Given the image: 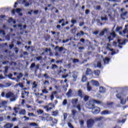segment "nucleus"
<instances>
[{"instance_id":"f257e3e1","label":"nucleus","mask_w":128,"mask_h":128,"mask_svg":"<svg viewBox=\"0 0 128 128\" xmlns=\"http://www.w3.org/2000/svg\"><path fill=\"white\" fill-rule=\"evenodd\" d=\"M94 104H102V102L96 100H92L86 103V108H89V110H92V108L95 106Z\"/></svg>"},{"instance_id":"f03ea898","label":"nucleus","mask_w":128,"mask_h":128,"mask_svg":"<svg viewBox=\"0 0 128 128\" xmlns=\"http://www.w3.org/2000/svg\"><path fill=\"white\" fill-rule=\"evenodd\" d=\"M6 98H10V102H14L18 98V95H14L12 92H9L6 94Z\"/></svg>"},{"instance_id":"7ed1b4c3","label":"nucleus","mask_w":128,"mask_h":128,"mask_svg":"<svg viewBox=\"0 0 128 128\" xmlns=\"http://www.w3.org/2000/svg\"><path fill=\"white\" fill-rule=\"evenodd\" d=\"M34 68H36L34 70L35 72H38V70H40V64H38L36 65V63L32 62L29 68L30 70H32L34 69Z\"/></svg>"},{"instance_id":"20e7f679","label":"nucleus","mask_w":128,"mask_h":128,"mask_svg":"<svg viewBox=\"0 0 128 128\" xmlns=\"http://www.w3.org/2000/svg\"><path fill=\"white\" fill-rule=\"evenodd\" d=\"M52 108H54V105L52 104V103H50L48 105L43 106V108H44L46 112H50V110H52Z\"/></svg>"},{"instance_id":"39448f33","label":"nucleus","mask_w":128,"mask_h":128,"mask_svg":"<svg viewBox=\"0 0 128 128\" xmlns=\"http://www.w3.org/2000/svg\"><path fill=\"white\" fill-rule=\"evenodd\" d=\"M124 8H122L120 10V11L122 12L120 14V17L121 18H122V20H126V16L128 15V11L124 12Z\"/></svg>"},{"instance_id":"423d86ee","label":"nucleus","mask_w":128,"mask_h":128,"mask_svg":"<svg viewBox=\"0 0 128 128\" xmlns=\"http://www.w3.org/2000/svg\"><path fill=\"white\" fill-rule=\"evenodd\" d=\"M100 112V108L98 106H94V108L92 109V112L93 114H98Z\"/></svg>"},{"instance_id":"0eeeda50","label":"nucleus","mask_w":128,"mask_h":128,"mask_svg":"<svg viewBox=\"0 0 128 128\" xmlns=\"http://www.w3.org/2000/svg\"><path fill=\"white\" fill-rule=\"evenodd\" d=\"M94 124V119H89L87 121L88 128H92Z\"/></svg>"},{"instance_id":"6e6552de","label":"nucleus","mask_w":128,"mask_h":128,"mask_svg":"<svg viewBox=\"0 0 128 128\" xmlns=\"http://www.w3.org/2000/svg\"><path fill=\"white\" fill-rule=\"evenodd\" d=\"M29 2H26V0H20L19 2L20 4H24L25 6H29L30 4H32V0H28Z\"/></svg>"},{"instance_id":"1a4fd4ad","label":"nucleus","mask_w":128,"mask_h":128,"mask_svg":"<svg viewBox=\"0 0 128 128\" xmlns=\"http://www.w3.org/2000/svg\"><path fill=\"white\" fill-rule=\"evenodd\" d=\"M122 40L120 39L118 40V42L119 44L118 46L120 48H122V46H124V44H126V42H128V40H124L122 42H120Z\"/></svg>"},{"instance_id":"9d476101","label":"nucleus","mask_w":128,"mask_h":128,"mask_svg":"<svg viewBox=\"0 0 128 128\" xmlns=\"http://www.w3.org/2000/svg\"><path fill=\"white\" fill-rule=\"evenodd\" d=\"M112 114V111H110V110H103L101 112V114L102 116H106V114Z\"/></svg>"},{"instance_id":"9b49d317","label":"nucleus","mask_w":128,"mask_h":128,"mask_svg":"<svg viewBox=\"0 0 128 128\" xmlns=\"http://www.w3.org/2000/svg\"><path fill=\"white\" fill-rule=\"evenodd\" d=\"M124 96V94L122 92L118 93L116 95V98H118V100H122V98H123Z\"/></svg>"},{"instance_id":"f8f14e48","label":"nucleus","mask_w":128,"mask_h":128,"mask_svg":"<svg viewBox=\"0 0 128 128\" xmlns=\"http://www.w3.org/2000/svg\"><path fill=\"white\" fill-rule=\"evenodd\" d=\"M108 32V29L104 28L100 33L99 36H104V34H106Z\"/></svg>"},{"instance_id":"ddd939ff","label":"nucleus","mask_w":128,"mask_h":128,"mask_svg":"<svg viewBox=\"0 0 128 128\" xmlns=\"http://www.w3.org/2000/svg\"><path fill=\"white\" fill-rule=\"evenodd\" d=\"M72 74V76L74 82H76V78H78V74H76V72H73Z\"/></svg>"},{"instance_id":"4468645a","label":"nucleus","mask_w":128,"mask_h":128,"mask_svg":"<svg viewBox=\"0 0 128 128\" xmlns=\"http://www.w3.org/2000/svg\"><path fill=\"white\" fill-rule=\"evenodd\" d=\"M91 84L92 86H100V83H98V81L94 80H92Z\"/></svg>"},{"instance_id":"2eb2a0df","label":"nucleus","mask_w":128,"mask_h":128,"mask_svg":"<svg viewBox=\"0 0 128 128\" xmlns=\"http://www.w3.org/2000/svg\"><path fill=\"white\" fill-rule=\"evenodd\" d=\"M72 94V89H69L68 92L66 94V96H68V98H71Z\"/></svg>"},{"instance_id":"dca6fc26","label":"nucleus","mask_w":128,"mask_h":128,"mask_svg":"<svg viewBox=\"0 0 128 128\" xmlns=\"http://www.w3.org/2000/svg\"><path fill=\"white\" fill-rule=\"evenodd\" d=\"M110 59L108 57H106L103 60V62L104 64H108V62H110Z\"/></svg>"},{"instance_id":"f3484780","label":"nucleus","mask_w":128,"mask_h":128,"mask_svg":"<svg viewBox=\"0 0 128 128\" xmlns=\"http://www.w3.org/2000/svg\"><path fill=\"white\" fill-rule=\"evenodd\" d=\"M120 104H123L124 105L126 104V99L124 98V97L122 98H121V99H120Z\"/></svg>"},{"instance_id":"a211bd4d","label":"nucleus","mask_w":128,"mask_h":128,"mask_svg":"<svg viewBox=\"0 0 128 128\" xmlns=\"http://www.w3.org/2000/svg\"><path fill=\"white\" fill-rule=\"evenodd\" d=\"M19 114H22L23 116H24L26 114V111L24 109H22L19 111Z\"/></svg>"},{"instance_id":"6ab92c4d","label":"nucleus","mask_w":128,"mask_h":128,"mask_svg":"<svg viewBox=\"0 0 128 128\" xmlns=\"http://www.w3.org/2000/svg\"><path fill=\"white\" fill-rule=\"evenodd\" d=\"M13 125L10 123H8L7 124H5L4 126V128H12Z\"/></svg>"},{"instance_id":"aec40b11","label":"nucleus","mask_w":128,"mask_h":128,"mask_svg":"<svg viewBox=\"0 0 128 128\" xmlns=\"http://www.w3.org/2000/svg\"><path fill=\"white\" fill-rule=\"evenodd\" d=\"M58 48L59 50V52H62V50H64V47H59L58 46H56L54 48L55 50H56Z\"/></svg>"},{"instance_id":"412c9836","label":"nucleus","mask_w":128,"mask_h":128,"mask_svg":"<svg viewBox=\"0 0 128 128\" xmlns=\"http://www.w3.org/2000/svg\"><path fill=\"white\" fill-rule=\"evenodd\" d=\"M99 92L100 94H104L106 92V88H104L102 86H100Z\"/></svg>"},{"instance_id":"4be33fe9","label":"nucleus","mask_w":128,"mask_h":128,"mask_svg":"<svg viewBox=\"0 0 128 128\" xmlns=\"http://www.w3.org/2000/svg\"><path fill=\"white\" fill-rule=\"evenodd\" d=\"M78 96H80L81 98H84V96L82 95V90H78Z\"/></svg>"},{"instance_id":"5701e85b","label":"nucleus","mask_w":128,"mask_h":128,"mask_svg":"<svg viewBox=\"0 0 128 128\" xmlns=\"http://www.w3.org/2000/svg\"><path fill=\"white\" fill-rule=\"evenodd\" d=\"M79 123L80 125V128H82L84 126V120L82 119L80 120Z\"/></svg>"},{"instance_id":"b1692460","label":"nucleus","mask_w":128,"mask_h":128,"mask_svg":"<svg viewBox=\"0 0 128 128\" xmlns=\"http://www.w3.org/2000/svg\"><path fill=\"white\" fill-rule=\"evenodd\" d=\"M92 74V70L90 68H87V70L86 71V76H88V74Z\"/></svg>"},{"instance_id":"393cba45","label":"nucleus","mask_w":128,"mask_h":128,"mask_svg":"<svg viewBox=\"0 0 128 128\" xmlns=\"http://www.w3.org/2000/svg\"><path fill=\"white\" fill-rule=\"evenodd\" d=\"M78 100L77 98L76 99H72V104H78Z\"/></svg>"},{"instance_id":"a878e982","label":"nucleus","mask_w":128,"mask_h":128,"mask_svg":"<svg viewBox=\"0 0 128 128\" xmlns=\"http://www.w3.org/2000/svg\"><path fill=\"white\" fill-rule=\"evenodd\" d=\"M126 119H123L122 120H118L117 122H118V124H124V122H126Z\"/></svg>"},{"instance_id":"bb28decb","label":"nucleus","mask_w":128,"mask_h":128,"mask_svg":"<svg viewBox=\"0 0 128 128\" xmlns=\"http://www.w3.org/2000/svg\"><path fill=\"white\" fill-rule=\"evenodd\" d=\"M102 118H104V117H102V116L97 117V118H95V120H96V122H100V121L102 120Z\"/></svg>"},{"instance_id":"cd10ccee","label":"nucleus","mask_w":128,"mask_h":128,"mask_svg":"<svg viewBox=\"0 0 128 128\" xmlns=\"http://www.w3.org/2000/svg\"><path fill=\"white\" fill-rule=\"evenodd\" d=\"M48 52L50 54H51V49L50 48H46L44 50V52H46V54H48Z\"/></svg>"},{"instance_id":"c85d7f7f","label":"nucleus","mask_w":128,"mask_h":128,"mask_svg":"<svg viewBox=\"0 0 128 128\" xmlns=\"http://www.w3.org/2000/svg\"><path fill=\"white\" fill-rule=\"evenodd\" d=\"M30 126H38V124L36 122H31L30 124Z\"/></svg>"},{"instance_id":"c756f323","label":"nucleus","mask_w":128,"mask_h":128,"mask_svg":"<svg viewBox=\"0 0 128 128\" xmlns=\"http://www.w3.org/2000/svg\"><path fill=\"white\" fill-rule=\"evenodd\" d=\"M5 70L4 72V76H6V74H8V66H6L4 67Z\"/></svg>"},{"instance_id":"7c9ffc66","label":"nucleus","mask_w":128,"mask_h":128,"mask_svg":"<svg viewBox=\"0 0 128 128\" xmlns=\"http://www.w3.org/2000/svg\"><path fill=\"white\" fill-rule=\"evenodd\" d=\"M87 90L88 92H90L92 90V86H90V82H88L87 84Z\"/></svg>"},{"instance_id":"2f4dec72","label":"nucleus","mask_w":128,"mask_h":128,"mask_svg":"<svg viewBox=\"0 0 128 128\" xmlns=\"http://www.w3.org/2000/svg\"><path fill=\"white\" fill-rule=\"evenodd\" d=\"M77 112L76 110H72V116H74H74H76V114Z\"/></svg>"},{"instance_id":"473e14b6","label":"nucleus","mask_w":128,"mask_h":128,"mask_svg":"<svg viewBox=\"0 0 128 128\" xmlns=\"http://www.w3.org/2000/svg\"><path fill=\"white\" fill-rule=\"evenodd\" d=\"M82 82H86V75L82 76Z\"/></svg>"},{"instance_id":"72a5a7b5","label":"nucleus","mask_w":128,"mask_h":128,"mask_svg":"<svg viewBox=\"0 0 128 128\" xmlns=\"http://www.w3.org/2000/svg\"><path fill=\"white\" fill-rule=\"evenodd\" d=\"M38 86V84H36V82H34L32 83V88H36Z\"/></svg>"},{"instance_id":"f704fd0d","label":"nucleus","mask_w":128,"mask_h":128,"mask_svg":"<svg viewBox=\"0 0 128 128\" xmlns=\"http://www.w3.org/2000/svg\"><path fill=\"white\" fill-rule=\"evenodd\" d=\"M89 98H90V96L85 95L84 98V102H88Z\"/></svg>"},{"instance_id":"c9c22d12","label":"nucleus","mask_w":128,"mask_h":128,"mask_svg":"<svg viewBox=\"0 0 128 128\" xmlns=\"http://www.w3.org/2000/svg\"><path fill=\"white\" fill-rule=\"evenodd\" d=\"M72 60L73 64H76L80 62V60L78 58H72Z\"/></svg>"},{"instance_id":"e433bc0d","label":"nucleus","mask_w":128,"mask_h":128,"mask_svg":"<svg viewBox=\"0 0 128 128\" xmlns=\"http://www.w3.org/2000/svg\"><path fill=\"white\" fill-rule=\"evenodd\" d=\"M95 76H100V70H95L94 71Z\"/></svg>"},{"instance_id":"4c0bfd02","label":"nucleus","mask_w":128,"mask_h":128,"mask_svg":"<svg viewBox=\"0 0 128 128\" xmlns=\"http://www.w3.org/2000/svg\"><path fill=\"white\" fill-rule=\"evenodd\" d=\"M43 76L46 79L50 78V76L48 75V73H45L44 74Z\"/></svg>"},{"instance_id":"58836bf2","label":"nucleus","mask_w":128,"mask_h":128,"mask_svg":"<svg viewBox=\"0 0 128 128\" xmlns=\"http://www.w3.org/2000/svg\"><path fill=\"white\" fill-rule=\"evenodd\" d=\"M7 104H8V102H6V101H2L1 102L0 104L2 106H6Z\"/></svg>"},{"instance_id":"ea45409f","label":"nucleus","mask_w":128,"mask_h":128,"mask_svg":"<svg viewBox=\"0 0 128 128\" xmlns=\"http://www.w3.org/2000/svg\"><path fill=\"white\" fill-rule=\"evenodd\" d=\"M104 123L100 122L98 124V128H104Z\"/></svg>"},{"instance_id":"a19ab883","label":"nucleus","mask_w":128,"mask_h":128,"mask_svg":"<svg viewBox=\"0 0 128 128\" xmlns=\"http://www.w3.org/2000/svg\"><path fill=\"white\" fill-rule=\"evenodd\" d=\"M125 28H126L124 29V30H123L124 34H126V32H128V28H128V25H126Z\"/></svg>"},{"instance_id":"79ce46f5","label":"nucleus","mask_w":128,"mask_h":128,"mask_svg":"<svg viewBox=\"0 0 128 128\" xmlns=\"http://www.w3.org/2000/svg\"><path fill=\"white\" fill-rule=\"evenodd\" d=\"M62 106H66L68 104V100L66 99H64L62 102Z\"/></svg>"},{"instance_id":"37998d69","label":"nucleus","mask_w":128,"mask_h":128,"mask_svg":"<svg viewBox=\"0 0 128 128\" xmlns=\"http://www.w3.org/2000/svg\"><path fill=\"white\" fill-rule=\"evenodd\" d=\"M18 74L19 75L17 76V78H22L24 76L22 73L20 72Z\"/></svg>"},{"instance_id":"c03bdc74","label":"nucleus","mask_w":128,"mask_h":128,"mask_svg":"<svg viewBox=\"0 0 128 128\" xmlns=\"http://www.w3.org/2000/svg\"><path fill=\"white\" fill-rule=\"evenodd\" d=\"M36 60H38V62H40V60H42V56H38L36 58Z\"/></svg>"},{"instance_id":"a18cd8bd","label":"nucleus","mask_w":128,"mask_h":128,"mask_svg":"<svg viewBox=\"0 0 128 128\" xmlns=\"http://www.w3.org/2000/svg\"><path fill=\"white\" fill-rule=\"evenodd\" d=\"M52 114V116H58V111L56 110L55 112H53Z\"/></svg>"},{"instance_id":"49530a36","label":"nucleus","mask_w":128,"mask_h":128,"mask_svg":"<svg viewBox=\"0 0 128 128\" xmlns=\"http://www.w3.org/2000/svg\"><path fill=\"white\" fill-rule=\"evenodd\" d=\"M76 108H78V112H80L82 110V108H80V104H78L76 106Z\"/></svg>"},{"instance_id":"de8ad7c7","label":"nucleus","mask_w":128,"mask_h":128,"mask_svg":"<svg viewBox=\"0 0 128 128\" xmlns=\"http://www.w3.org/2000/svg\"><path fill=\"white\" fill-rule=\"evenodd\" d=\"M51 68L52 70H54L55 68H58V66L56 65L55 64H52Z\"/></svg>"},{"instance_id":"09e8293b","label":"nucleus","mask_w":128,"mask_h":128,"mask_svg":"<svg viewBox=\"0 0 128 128\" xmlns=\"http://www.w3.org/2000/svg\"><path fill=\"white\" fill-rule=\"evenodd\" d=\"M97 66L98 68H102V63L100 62V61H99L97 62Z\"/></svg>"},{"instance_id":"8fccbe9b","label":"nucleus","mask_w":128,"mask_h":128,"mask_svg":"<svg viewBox=\"0 0 128 128\" xmlns=\"http://www.w3.org/2000/svg\"><path fill=\"white\" fill-rule=\"evenodd\" d=\"M68 126L70 128H74V126H72V123L70 122H68Z\"/></svg>"},{"instance_id":"3c124183","label":"nucleus","mask_w":128,"mask_h":128,"mask_svg":"<svg viewBox=\"0 0 128 128\" xmlns=\"http://www.w3.org/2000/svg\"><path fill=\"white\" fill-rule=\"evenodd\" d=\"M37 112H38V114H44V110H37Z\"/></svg>"},{"instance_id":"603ef678","label":"nucleus","mask_w":128,"mask_h":128,"mask_svg":"<svg viewBox=\"0 0 128 128\" xmlns=\"http://www.w3.org/2000/svg\"><path fill=\"white\" fill-rule=\"evenodd\" d=\"M42 92L43 94H48V91L45 88L42 90Z\"/></svg>"},{"instance_id":"864d4df0","label":"nucleus","mask_w":128,"mask_h":128,"mask_svg":"<svg viewBox=\"0 0 128 128\" xmlns=\"http://www.w3.org/2000/svg\"><path fill=\"white\" fill-rule=\"evenodd\" d=\"M68 118V113H64V120H65Z\"/></svg>"},{"instance_id":"5fc2aeb1","label":"nucleus","mask_w":128,"mask_h":128,"mask_svg":"<svg viewBox=\"0 0 128 128\" xmlns=\"http://www.w3.org/2000/svg\"><path fill=\"white\" fill-rule=\"evenodd\" d=\"M101 20H105V21L108 20V18H106V17H102Z\"/></svg>"},{"instance_id":"6e6d98bb","label":"nucleus","mask_w":128,"mask_h":128,"mask_svg":"<svg viewBox=\"0 0 128 128\" xmlns=\"http://www.w3.org/2000/svg\"><path fill=\"white\" fill-rule=\"evenodd\" d=\"M21 10H22L20 8H17L16 10V12H17V14H20V12Z\"/></svg>"},{"instance_id":"4d7b16f0","label":"nucleus","mask_w":128,"mask_h":128,"mask_svg":"<svg viewBox=\"0 0 128 128\" xmlns=\"http://www.w3.org/2000/svg\"><path fill=\"white\" fill-rule=\"evenodd\" d=\"M71 24H76V20H71Z\"/></svg>"},{"instance_id":"13d9d810","label":"nucleus","mask_w":128,"mask_h":128,"mask_svg":"<svg viewBox=\"0 0 128 128\" xmlns=\"http://www.w3.org/2000/svg\"><path fill=\"white\" fill-rule=\"evenodd\" d=\"M0 34H2V36L6 35V33L4 32V30H0Z\"/></svg>"},{"instance_id":"bf43d9fd","label":"nucleus","mask_w":128,"mask_h":128,"mask_svg":"<svg viewBox=\"0 0 128 128\" xmlns=\"http://www.w3.org/2000/svg\"><path fill=\"white\" fill-rule=\"evenodd\" d=\"M14 111L15 112L16 114H18V110H19L18 108L15 107L14 108Z\"/></svg>"},{"instance_id":"052dcab7","label":"nucleus","mask_w":128,"mask_h":128,"mask_svg":"<svg viewBox=\"0 0 128 128\" xmlns=\"http://www.w3.org/2000/svg\"><path fill=\"white\" fill-rule=\"evenodd\" d=\"M19 86L21 88H24V84L22 82H20L18 84Z\"/></svg>"},{"instance_id":"680f3d73","label":"nucleus","mask_w":128,"mask_h":128,"mask_svg":"<svg viewBox=\"0 0 128 128\" xmlns=\"http://www.w3.org/2000/svg\"><path fill=\"white\" fill-rule=\"evenodd\" d=\"M110 44H107V46L106 47V50H108L110 48Z\"/></svg>"},{"instance_id":"e2e57ef3","label":"nucleus","mask_w":128,"mask_h":128,"mask_svg":"<svg viewBox=\"0 0 128 128\" xmlns=\"http://www.w3.org/2000/svg\"><path fill=\"white\" fill-rule=\"evenodd\" d=\"M53 118L52 117H48L47 119V120H49V122H52Z\"/></svg>"},{"instance_id":"0e129e2a","label":"nucleus","mask_w":128,"mask_h":128,"mask_svg":"<svg viewBox=\"0 0 128 128\" xmlns=\"http://www.w3.org/2000/svg\"><path fill=\"white\" fill-rule=\"evenodd\" d=\"M68 76V74H66V75H62V78H66Z\"/></svg>"},{"instance_id":"69168bd1","label":"nucleus","mask_w":128,"mask_h":128,"mask_svg":"<svg viewBox=\"0 0 128 128\" xmlns=\"http://www.w3.org/2000/svg\"><path fill=\"white\" fill-rule=\"evenodd\" d=\"M1 96L2 98H6V93L4 92H2L1 94Z\"/></svg>"},{"instance_id":"338daca9","label":"nucleus","mask_w":128,"mask_h":128,"mask_svg":"<svg viewBox=\"0 0 128 128\" xmlns=\"http://www.w3.org/2000/svg\"><path fill=\"white\" fill-rule=\"evenodd\" d=\"M28 116H35L34 114V113H28Z\"/></svg>"},{"instance_id":"774afa93","label":"nucleus","mask_w":128,"mask_h":128,"mask_svg":"<svg viewBox=\"0 0 128 128\" xmlns=\"http://www.w3.org/2000/svg\"><path fill=\"white\" fill-rule=\"evenodd\" d=\"M52 122L54 124H58V120L56 119L53 120Z\"/></svg>"}]
</instances>
